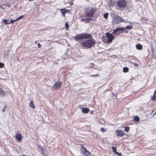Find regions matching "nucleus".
Wrapping results in <instances>:
<instances>
[{
	"mask_svg": "<svg viewBox=\"0 0 156 156\" xmlns=\"http://www.w3.org/2000/svg\"><path fill=\"white\" fill-rule=\"evenodd\" d=\"M93 112L94 111H91L90 112H91V113L93 114Z\"/></svg>",
	"mask_w": 156,
	"mask_h": 156,
	"instance_id": "nucleus-41",
	"label": "nucleus"
},
{
	"mask_svg": "<svg viewBox=\"0 0 156 156\" xmlns=\"http://www.w3.org/2000/svg\"><path fill=\"white\" fill-rule=\"evenodd\" d=\"M99 75L98 74H96L95 75H91L90 76L91 77H97V76H99Z\"/></svg>",
	"mask_w": 156,
	"mask_h": 156,
	"instance_id": "nucleus-30",
	"label": "nucleus"
},
{
	"mask_svg": "<svg viewBox=\"0 0 156 156\" xmlns=\"http://www.w3.org/2000/svg\"><path fill=\"white\" fill-rule=\"evenodd\" d=\"M2 6V5L1 4H0V8H1Z\"/></svg>",
	"mask_w": 156,
	"mask_h": 156,
	"instance_id": "nucleus-40",
	"label": "nucleus"
},
{
	"mask_svg": "<svg viewBox=\"0 0 156 156\" xmlns=\"http://www.w3.org/2000/svg\"><path fill=\"white\" fill-rule=\"evenodd\" d=\"M133 64L136 67H137L139 66V64L138 63H133Z\"/></svg>",
	"mask_w": 156,
	"mask_h": 156,
	"instance_id": "nucleus-32",
	"label": "nucleus"
},
{
	"mask_svg": "<svg viewBox=\"0 0 156 156\" xmlns=\"http://www.w3.org/2000/svg\"><path fill=\"white\" fill-rule=\"evenodd\" d=\"M5 108H6V107L5 106L4 107V108H3L2 109V111H3V112H4L5 111Z\"/></svg>",
	"mask_w": 156,
	"mask_h": 156,
	"instance_id": "nucleus-37",
	"label": "nucleus"
},
{
	"mask_svg": "<svg viewBox=\"0 0 156 156\" xmlns=\"http://www.w3.org/2000/svg\"><path fill=\"white\" fill-rule=\"evenodd\" d=\"M4 66V64L3 63L0 62V68H3Z\"/></svg>",
	"mask_w": 156,
	"mask_h": 156,
	"instance_id": "nucleus-28",
	"label": "nucleus"
},
{
	"mask_svg": "<svg viewBox=\"0 0 156 156\" xmlns=\"http://www.w3.org/2000/svg\"><path fill=\"white\" fill-rule=\"evenodd\" d=\"M101 130L102 132H104L106 131V129L105 130V128H101Z\"/></svg>",
	"mask_w": 156,
	"mask_h": 156,
	"instance_id": "nucleus-33",
	"label": "nucleus"
},
{
	"mask_svg": "<svg viewBox=\"0 0 156 156\" xmlns=\"http://www.w3.org/2000/svg\"><path fill=\"white\" fill-rule=\"evenodd\" d=\"M151 100L152 101H156V94L154 92V93L153 96L151 97Z\"/></svg>",
	"mask_w": 156,
	"mask_h": 156,
	"instance_id": "nucleus-18",
	"label": "nucleus"
},
{
	"mask_svg": "<svg viewBox=\"0 0 156 156\" xmlns=\"http://www.w3.org/2000/svg\"><path fill=\"white\" fill-rule=\"evenodd\" d=\"M89 111V109L87 108H83L82 109V112L83 113H87Z\"/></svg>",
	"mask_w": 156,
	"mask_h": 156,
	"instance_id": "nucleus-16",
	"label": "nucleus"
},
{
	"mask_svg": "<svg viewBox=\"0 0 156 156\" xmlns=\"http://www.w3.org/2000/svg\"><path fill=\"white\" fill-rule=\"evenodd\" d=\"M133 120L135 122H138L140 121V118L138 116H136L134 117Z\"/></svg>",
	"mask_w": 156,
	"mask_h": 156,
	"instance_id": "nucleus-19",
	"label": "nucleus"
},
{
	"mask_svg": "<svg viewBox=\"0 0 156 156\" xmlns=\"http://www.w3.org/2000/svg\"><path fill=\"white\" fill-rule=\"evenodd\" d=\"M92 37L90 34L85 33H82L80 34H77L76 35L73 37V39L76 41L78 40L82 39H92Z\"/></svg>",
	"mask_w": 156,
	"mask_h": 156,
	"instance_id": "nucleus-2",
	"label": "nucleus"
},
{
	"mask_svg": "<svg viewBox=\"0 0 156 156\" xmlns=\"http://www.w3.org/2000/svg\"><path fill=\"white\" fill-rule=\"evenodd\" d=\"M96 10L93 9L92 8L90 9L88 8L86 9V15L88 17L90 18L94 16V15Z\"/></svg>",
	"mask_w": 156,
	"mask_h": 156,
	"instance_id": "nucleus-4",
	"label": "nucleus"
},
{
	"mask_svg": "<svg viewBox=\"0 0 156 156\" xmlns=\"http://www.w3.org/2000/svg\"><path fill=\"white\" fill-rule=\"evenodd\" d=\"M66 12H69L70 10L68 9H66Z\"/></svg>",
	"mask_w": 156,
	"mask_h": 156,
	"instance_id": "nucleus-38",
	"label": "nucleus"
},
{
	"mask_svg": "<svg viewBox=\"0 0 156 156\" xmlns=\"http://www.w3.org/2000/svg\"><path fill=\"white\" fill-rule=\"evenodd\" d=\"M8 21V20H6V19H5L3 20V22L5 24H9V23H7V22Z\"/></svg>",
	"mask_w": 156,
	"mask_h": 156,
	"instance_id": "nucleus-31",
	"label": "nucleus"
},
{
	"mask_svg": "<svg viewBox=\"0 0 156 156\" xmlns=\"http://www.w3.org/2000/svg\"><path fill=\"white\" fill-rule=\"evenodd\" d=\"M103 17L105 19H107L108 17V13H105L103 15Z\"/></svg>",
	"mask_w": 156,
	"mask_h": 156,
	"instance_id": "nucleus-24",
	"label": "nucleus"
},
{
	"mask_svg": "<svg viewBox=\"0 0 156 156\" xmlns=\"http://www.w3.org/2000/svg\"><path fill=\"white\" fill-rule=\"evenodd\" d=\"M118 155L119 156H121L122 155V154L121 153H118Z\"/></svg>",
	"mask_w": 156,
	"mask_h": 156,
	"instance_id": "nucleus-39",
	"label": "nucleus"
},
{
	"mask_svg": "<svg viewBox=\"0 0 156 156\" xmlns=\"http://www.w3.org/2000/svg\"><path fill=\"white\" fill-rule=\"evenodd\" d=\"M106 37L103 39V42L105 43L109 44L114 39V36L112 34H110L109 32H107L105 34Z\"/></svg>",
	"mask_w": 156,
	"mask_h": 156,
	"instance_id": "nucleus-3",
	"label": "nucleus"
},
{
	"mask_svg": "<svg viewBox=\"0 0 156 156\" xmlns=\"http://www.w3.org/2000/svg\"><path fill=\"white\" fill-rule=\"evenodd\" d=\"M81 146L80 151L81 153V152H83L84 151L87 150L86 148L83 145H81Z\"/></svg>",
	"mask_w": 156,
	"mask_h": 156,
	"instance_id": "nucleus-20",
	"label": "nucleus"
},
{
	"mask_svg": "<svg viewBox=\"0 0 156 156\" xmlns=\"http://www.w3.org/2000/svg\"><path fill=\"white\" fill-rule=\"evenodd\" d=\"M129 70V69L127 67H124L123 69V71L125 73L128 72Z\"/></svg>",
	"mask_w": 156,
	"mask_h": 156,
	"instance_id": "nucleus-21",
	"label": "nucleus"
},
{
	"mask_svg": "<svg viewBox=\"0 0 156 156\" xmlns=\"http://www.w3.org/2000/svg\"><path fill=\"white\" fill-rule=\"evenodd\" d=\"M16 20H10V23H13L15 21H16Z\"/></svg>",
	"mask_w": 156,
	"mask_h": 156,
	"instance_id": "nucleus-34",
	"label": "nucleus"
},
{
	"mask_svg": "<svg viewBox=\"0 0 156 156\" xmlns=\"http://www.w3.org/2000/svg\"><path fill=\"white\" fill-rule=\"evenodd\" d=\"M93 20V19L88 17L86 18H83L81 20V21L84 22L86 23H90L91 21V20Z\"/></svg>",
	"mask_w": 156,
	"mask_h": 156,
	"instance_id": "nucleus-10",
	"label": "nucleus"
},
{
	"mask_svg": "<svg viewBox=\"0 0 156 156\" xmlns=\"http://www.w3.org/2000/svg\"><path fill=\"white\" fill-rule=\"evenodd\" d=\"M129 129H130V127H129V126H127V127H126L125 128L124 130L126 132H128L129 131Z\"/></svg>",
	"mask_w": 156,
	"mask_h": 156,
	"instance_id": "nucleus-25",
	"label": "nucleus"
},
{
	"mask_svg": "<svg viewBox=\"0 0 156 156\" xmlns=\"http://www.w3.org/2000/svg\"><path fill=\"white\" fill-rule=\"evenodd\" d=\"M127 3L126 0H118L116 4L120 8H125L127 5Z\"/></svg>",
	"mask_w": 156,
	"mask_h": 156,
	"instance_id": "nucleus-6",
	"label": "nucleus"
},
{
	"mask_svg": "<svg viewBox=\"0 0 156 156\" xmlns=\"http://www.w3.org/2000/svg\"><path fill=\"white\" fill-rule=\"evenodd\" d=\"M23 15H21L19 17H18L16 19V20H20L23 18Z\"/></svg>",
	"mask_w": 156,
	"mask_h": 156,
	"instance_id": "nucleus-27",
	"label": "nucleus"
},
{
	"mask_svg": "<svg viewBox=\"0 0 156 156\" xmlns=\"http://www.w3.org/2000/svg\"><path fill=\"white\" fill-rule=\"evenodd\" d=\"M155 113H156V112Z\"/></svg>",
	"mask_w": 156,
	"mask_h": 156,
	"instance_id": "nucleus-45",
	"label": "nucleus"
},
{
	"mask_svg": "<svg viewBox=\"0 0 156 156\" xmlns=\"http://www.w3.org/2000/svg\"><path fill=\"white\" fill-rule=\"evenodd\" d=\"M74 0H72V1H74Z\"/></svg>",
	"mask_w": 156,
	"mask_h": 156,
	"instance_id": "nucleus-44",
	"label": "nucleus"
},
{
	"mask_svg": "<svg viewBox=\"0 0 156 156\" xmlns=\"http://www.w3.org/2000/svg\"><path fill=\"white\" fill-rule=\"evenodd\" d=\"M153 52L152 54V57L153 59H156V55L154 54Z\"/></svg>",
	"mask_w": 156,
	"mask_h": 156,
	"instance_id": "nucleus-29",
	"label": "nucleus"
},
{
	"mask_svg": "<svg viewBox=\"0 0 156 156\" xmlns=\"http://www.w3.org/2000/svg\"><path fill=\"white\" fill-rule=\"evenodd\" d=\"M29 106L31 108L33 109L35 108V106L33 101L31 100L30 102Z\"/></svg>",
	"mask_w": 156,
	"mask_h": 156,
	"instance_id": "nucleus-17",
	"label": "nucleus"
},
{
	"mask_svg": "<svg viewBox=\"0 0 156 156\" xmlns=\"http://www.w3.org/2000/svg\"><path fill=\"white\" fill-rule=\"evenodd\" d=\"M69 4L70 5H73L74 3L73 2H69Z\"/></svg>",
	"mask_w": 156,
	"mask_h": 156,
	"instance_id": "nucleus-36",
	"label": "nucleus"
},
{
	"mask_svg": "<svg viewBox=\"0 0 156 156\" xmlns=\"http://www.w3.org/2000/svg\"><path fill=\"white\" fill-rule=\"evenodd\" d=\"M84 156H90L91 153L87 150L84 151L83 152H81V153Z\"/></svg>",
	"mask_w": 156,
	"mask_h": 156,
	"instance_id": "nucleus-11",
	"label": "nucleus"
},
{
	"mask_svg": "<svg viewBox=\"0 0 156 156\" xmlns=\"http://www.w3.org/2000/svg\"><path fill=\"white\" fill-rule=\"evenodd\" d=\"M61 12L62 14V16L65 17L66 10L65 9H60Z\"/></svg>",
	"mask_w": 156,
	"mask_h": 156,
	"instance_id": "nucleus-15",
	"label": "nucleus"
},
{
	"mask_svg": "<svg viewBox=\"0 0 156 156\" xmlns=\"http://www.w3.org/2000/svg\"><path fill=\"white\" fill-rule=\"evenodd\" d=\"M96 44V41L93 39H88L81 43L82 47L85 49H89L94 47Z\"/></svg>",
	"mask_w": 156,
	"mask_h": 156,
	"instance_id": "nucleus-1",
	"label": "nucleus"
},
{
	"mask_svg": "<svg viewBox=\"0 0 156 156\" xmlns=\"http://www.w3.org/2000/svg\"><path fill=\"white\" fill-rule=\"evenodd\" d=\"M62 84V83L60 81H57L53 85L52 88L54 90L60 88Z\"/></svg>",
	"mask_w": 156,
	"mask_h": 156,
	"instance_id": "nucleus-7",
	"label": "nucleus"
},
{
	"mask_svg": "<svg viewBox=\"0 0 156 156\" xmlns=\"http://www.w3.org/2000/svg\"><path fill=\"white\" fill-rule=\"evenodd\" d=\"M37 46H38V47L39 48H40L41 47V44H40V43H38V44H37Z\"/></svg>",
	"mask_w": 156,
	"mask_h": 156,
	"instance_id": "nucleus-35",
	"label": "nucleus"
},
{
	"mask_svg": "<svg viewBox=\"0 0 156 156\" xmlns=\"http://www.w3.org/2000/svg\"><path fill=\"white\" fill-rule=\"evenodd\" d=\"M116 136L119 137H122L124 135V132L123 130H117L115 131Z\"/></svg>",
	"mask_w": 156,
	"mask_h": 156,
	"instance_id": "nucleus-9",
	"label": "nucleus"
},
{
	"mask_svg": "<svg viewBox=\"0 0 156 156\" xmlns=\"http://www.w3.org/2000/svg\"><path fill=\"white\" fill-rule=\"evenodd\" d=\"M15 139L18 142H21L22 141V134L20 133H17L16 134L15 136Z\"/></svg>",
	"mask_w": 156,
	"mask_h": 156,
	"instance_id": "nucleus-8",
	"label": "nucleus"
},
{
	"mask_svg": "<svg viewBox=\"0 0 156 156\" xmlns=\"http://www.w3.org/2000/svg\"><path fill=\"white\" fill-rule=\"evenodd\" d=\"M123 31H124V32L126 33L128 32V31L125 30V28L123 27L117 28L113 30L112 34H115V35H118L120 33H123Z\"/></svg>",
	"mask_w": 156,
	"mask_h": 156,
	"instance_id": "nucleus-5",
	"label": "nucleus"
},
{
	"mask_svg": "<svg viewBox=\"0 0 156 156\" xmlns=\"http://www.w3.org/2000/svg\"><path fill=\"white\" fill-rule=\"evenodd\" d=\"M132 28L133 27L132 26L129 25L127 26L126 27V28L127 30H131Z\"/></svg>",
	"mask_w": 156,
	"mask_h": 156,
	"instance_id": "nucleus-26",
	"label": "nucleus"
},
{
	"mask_svg": "<svg viewBox=\"0 0 156 156\" xmlns=\"http://www.w3.org/2000/svg\"><path fill=\"white\" fill-rule=\"evenodd\" d=\"M65 27L66 28V30H68L69 28V25L68 24V22H66L65 24Z\"/></svg>",
	"mask_w": 156,
	"mask_h": 156,
	"instance_id": "nucleus-23",
	"label": "nucleus"
},
{
	"mask_svg": "<svg viewBox=\"0 0 156 156\" xmlns=\"http://www.w3.org/2000/svg\"><path fill=\"white\" fill-rule=\"evenodd\" d=\"M35 43H36V44H37V41H35Z\"/></svg>",
	"mask_w": 156,
	"mask_h": 156,
	"instance_id": "nucleus-42",
	"label": "nucleus"
},
{
	"mask_svg": "<svg viewBox=\"0 0 156 156\" xmlns=\"http://www.w3.org/2000/svg\"><path fill=\"white\" fill-rule=\"evenodd\" d=\"M116 20L117 21V23L118 24L123 22V20L121 17L118 16L116 18Z\"/></svg>",
	"mask_w": 156,
	"mask_h": 156,
	"instance_id": "nucleus-12",
	"label": "nucleus"
},
{
	"mask_svg": "<svg viewBox=\"0 0 156 156\" xmlns=\"http://www.w3.org/2000/svg\"><path fill=\"white\" fill-rule=\"evenodd\" d=\"M112 148L113 150V151L116 154H118V152L117 151L116 148V147L113 146L112 147Z\"/></svg>",
	"mask_w": 156,
	"mask_h": 156,
	"instance_id": "nucleus-22",
	"label": "nucleus"
},
{
	"mask_svg": "<svg viewBox=\"0 0 156 156\" xmlns=\"http://www.w3.org/2000/svg\"><path fill=\"white\" fill-rule=\"evenodd\" d=\"M136 49L139 50H141L143 49L142 46L140 44H136Z\"/></svg>",
	"mask_w": 156,
	"mask_h": 156,
	"instance_id": "nucleus-14",
	"label": "nucleus"
},
{
	"mask_svg": "<svg viewBox=\"0 0 156 156\" xmlns=\"http://www.w3.org/2000/svg\"><path fill=\"white\" fill-rule=\"evenodd\" d=\"M22 156H26V155H23Z\"/></svg>",
	"mask_w": 156,
	"mask_h": 156,
	"instance_id": "nucleus-43",
	"label": "nucleus"
},
{
	"mask_svg": "<svg viewBox=\"0 0 156 156\" xmlns=\"http://www.w3.org/2000/svg\"><path fill=\"white\" fill-rule=\"evenodd\" d=\"M6 94V93L0 87V96L4 97Z\"/></svg>",
	"mask_w": 156,
	"mask_h": 156,
	"instance_id": "nucleus-13",
	"label": "nucleus"
}]
</instances>
